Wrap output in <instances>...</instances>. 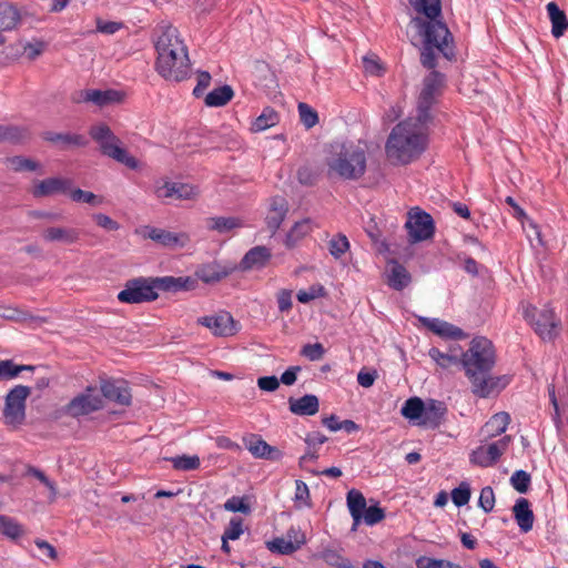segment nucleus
<instances>
[{
  "instance_id": "48",
  "label": "nucleus",
  "mask_w": 568,
  "mask_h": 568,
  "mask_svg": "<svg viewBox=\"0 0 568 568\" xmlns=\"http://www.w3.org/2000/svg\"><path fill=\"white\" fill-rule=\"evenodd\" d=\"M417 568H463L459 564L446 559L422 556L416 560Z\"/></svg>"
},
{
  "instance_id": "33",
  "label": "nucleus",
  "mask_w": 568,
  "mask_h": 568,
  "mask_svg": "<svg viewBox=\"0 0 568 568\" xmlns=\"http://www.w3.org/2000/svg\"><path fill=\"white\" fill-rule=\"evenodd\" d=\"M510 416L506 412H500L493 415L483 427V433L486 437H494L503 434L509 425Z\"/></svg>"
},
{
  "instance_id": "24",
  "label": "nucleus",
  "mask_w": 568,
  "mask_h": 568,
  "mask_svg": "<svg viewBox=\"0 0 568 568\" xmlns=\"http://www.w3.org/2000/svg\"><path fill=\"white\" fill-rule=\"evenodd\" d=\"M290 410L298 416H313L318 412L320 403L317 396L306 394L300 398L288 399Z\"/></svg>"
},
{
  "instance_id": "12",
  "label": "nucleus",
  "mask_w": 568,
  "mask_h": 568,
  "mask_svg": "<svg viewBox=\"0 0 568 568\" xmlns=\"http://www.w3.org/2000/svg\"><path fill=\"white\" fill-rule=\"evenodd\" d=\"M102 404V398L97 393V389L88 387L84 393L75 396L69 403L67 410L71 416L78 417L100 409Z\"/></svg>"
},
{
  "instance_id": "9",
  "label": "nucleus",
  "mask_w": 568,
  "mask_h": 568,
  "mask_svg": "<svg viewBox=\"0 0 568 568\" xmlns=\"http://www.w3.org/2000/svg\"><path fill=\"white\" fill-rule=\"evenodd\" d=\"M525 318L544 341H551L558 335L560 321L551 308L538 311L536 307H528L525 311Z\"/></svg>"
},
{
  "instance_id": "39",
  "label": "nucleus",
  "mask_w": 568,
  "mask_h": 568,
  "mask_svg": "<svg viewBox=\"0 0 568 568\" xmlns=\"http://www.w3.org/2000/svg\"><path fill=\"white\" fill-rule=\"evenodd\" d=\"M424 406L425 402L422 398L410 397L404 403L400 413L405 418L417 423L420 420Z\"/></svg>"
},
{
  "instance_id": "59",
  "label": "nucleus",
  "mask_w": 568,
  "mask_h": 568,
  "mask_svg": "<svg viewBox=\"0 0 568 568\" xmlns=\"http://www.w3.org/2000/svg\"><path fill=\"white\" fill-rule=\"evenodd\" d=\"M243 534V524L242 519L235 517L232 518L229 523V526L225 528L223 532V537L229 540H237Z\"/></svg>"
},
{
  "instance_id": "40",
  "label": "nucleus",
  "mask_w": 568,
  "mask_h": 568,
  "mask_svg": "<svg viewBox=\"0 0 568 568\" xmlns=\"http://www.w3.org/2000/svg\"><path fill=\"white\" fill-rule=\"evenodd\" d=\"M32 365H17L12 359L0 361V381L16 378L23 371H33Z\"/></svg>"
},
{
  "instance_id": "55",
  "label": "nucleus",
  "mask_w": 568,
  "mask_h": 568,
  "mask_svg": "<svg viewBox=\"0 0 568 568\" xmlns=\"http://www.w3.org/2000/svg\"><path fill=\"white\" fill-rule=\"evenodd\" d=\"M298 113H300L301 122L307 129L313 128L318 121L316 111L306 103L301 102L298 104Z\"/></svg>"
},
{
  "instance_id": "43",
  "label": "nucleus",
  "mask_w": 568,
  "mask_h": 568,
  "mask_svg": "<svg viewBox=\"0 0 568 568\" xmlns=\"http://www.w3.org/2000/svg\"><path fill=\"white\" fill-rule=\"evenodd\" d=\"M7 166L14 172L37 171L40 169V163L21 155L8 158L6 160Z\"/></svg>"
},
{
  "instance_id": "63",
  "label": "nucleus",
  "mask_w": 568,
  "mask_h": 568,
  "mask_svg": "<svg viewBox=\"0 0 568 568\" xmlns=\"http://www.w3.org/2000/svg\"><path fill=\"white\" fill-rule=\"evenodd\" d=\"M92 219L100 227L106 231H116L120 229V224L116 221L103 213H95L92 215Z\"/></svg>"
},
{
  "instance_id": "8",
  "label": "nucleus",
  "mask_w": 568,
  "mask_h": 568,
  "mask_svg": "<svg viewBox=\"0 0 568 568\" xmlns=\"http://www.w3.org/2000/svg\"><path fill=\"white\" fill-rule=\"evenodd\" d=\"M31 388L24 385L12 387L4 398L3 418L7 425L19 426L26 419V402Z\"/></svg>"
},
{
  "instance_id": "11",
  "label": "nucleus",
  "mask_w": 568,
  "mask_h": 568,
  "mask_svg": "<svg viewBox=\"0 0 568 568\" xmlns=\"http://www.w3.org/2000/svg\"><path fill=\"white\" fill-rule=\"evenodd\" d=\"M405 226L413 243L430 239L435 231L432 216L418 207L408 213Z\"/></svg>"
},
{
  "instance_id": "57",
  "label": "nucleus",
  "mask_w": 568,
  "mask_h": 568,
  "mask_svg": "<svg viewBox=\"0 0 568 568\" xmlns=\"http://www.w3.org/2000/svg\"><path fill=\"white\" fill-rule=\"evenodd\" d=\"M324 354L325 348L321 343L306 344L301 349V355L312 362L322 359Z\"/></svg>"
},
{
  "instance_id": "6",
  "label": "nucleus",
  "mask_w": 568,
  "mask_h": 568,
  "mask_svg": "<svg viewBox=\"0 0 568 568\" xmlns=\"http://www.w3.org/2000/svg\"><path fill=\"white\" fill-rule=\"evenodd\" d=\"M89 134L99 144L100 151L103 155L111 158L131 170H136L139 168V161L122 148L121 140L106 124L99 123L92 125Z\"/></svg>"
},
{
  "instance_id": "14",
  "label": "nucleus",
  "mask_w": 568,
  "mask_h": 568,
  "mask_svg": "<svg viewBox=\"0 0 568 568\" xmlns=\"http://www.w3.org/2000/svg\"><path fill=\"white\" fill-rule=\"evenodd\" d=\"M101 393L104 398L118 405L128 406L131 404V392L123 379H109L101 383Z\"/></svg>"
},
{
  "instance_id": "18",
  "label": "nucleus",
  "mask_w": 568,
  "mask_h": 568,
  "mask_svg": "<svg viewBox=\"0 0 568 568\" xmlns=\"http://www.w3.org/2000/svg\"><path fill=\"white\" fill-rule=\"evenodd\" d=\"M446 412L447 407L444 402L428 399L425 402L420 420L416 425L435 429L442 424Z\"/></svg>"
},
{
  "instance_id": "50",
  "label": "nucleus",
  "mask_w": 568,
  "mask_h": 568,
  "mask_svg": "<svg viewBox=\"0 0 568 568\" xmlns=\"http://www.w3.org/2000/svg\"><path fill=\"white\" fill-rule=\"evenodd\" d=\"M531 481L530 475L525 470H516L510 477V484L515 490L520 494H526L529 489Z\"/></svg>"
},
{
  "instance_id": "51",
  "label": "nucleus",
  "mask_w": 568,
  "mask_h": 568,
  "mask_svg": "<svg viewBox=\"0 0 568 568\" xmlns=\"http://www.w3.org/2000/svg\"><path fill=\"white\" fill-rule=\"evenodd\" d=\"M266 547L271 552L280 555H292L296 551L292 542L287 541L284 537H277L271 541H267Z\"/></svg>"
},
{
  "instance_id": "60",
  "label": "nucleus",
  "mask_w": 568,
  "mask_h": 568,
  "mask_svg": "<svg viewBox=\"0 0 568 568\" xmlns=\"http://www.w3.org/2000/svg\"><path fill=\"white\" fill-rule=\"evenodd\" d=\"M212 77L207 71H199L197 72V79H196V85L193 89V95L195 98L203 97L204 92L211 84Z\"/></svg>"
},
{
  "instance_id": "42",
  "label": "nucleus",
  "mask_w": 568,
  "mask_h": 568,
  "mask_svg": "<svg viewBox=\"0 0 568 568\" xmlns=\"http://www.w3.org/2000/svg\"><path fill=\"white\" fill-rule=\"evenodd\" d=\"M278 122V114L271 108H265L261 115H258L252 124V130L255 132L265 131Z\"/></svg>"
},
{
  "instance_id": "5",
  "label": "nucleus",
  "mask_w": 568,
  "mask_h": 568,
  "mask_svg": "<svg viewBox=\"0 0 568 568\" xmlns=\"http://www.w3.org/2000/svg\"><path fill=\"white\" fill-rule=\"evenodd\" d=\"M413 22L424 36V44L420 52L423 67L432 71L435 69L436 52H439L446 59L454 57L453 37L444 22L426 21L422 18H415Z\"/></svg>"
},
{
  "instance_id": "4",
  "label": "nucleus",
  "mask_w": 568,
  "mask_h": 568,
  "mask_svg": "<svg viewBox=\"0 0 568 568\" xmlns=\"http://www.w3.org/2000/svg\"><path fill=\"white\" fill-rule=\"evenodd\" d=\"M328 178L345 181L362 179L367 170V153L364 146L353 142L331 144L325 159Z\"/></svg>"
},
{
  "instance_id": "16",
  "label": "nucleus",
  "mask_w": 568,
  "mask_h": 568,
  "mask_svg": "<svg viewBox=\"0 0 568 568\" xmlns=\"http://www.w3.org/2000/svg\"><path fill=\"white\" fill-rule=\"evenodd\" d=\"M72 180L65 178H49L34 184L32 195L37 199L67 194L71 191Z\"/></svg>"
},
{
  "instance_id": "17",
  "label": "nucleus",
  "mask_w": 568,
  "mask_h": 568,
  "mask_svg": "<svg viewBox=\"0 0 568 568\" xmlns=\"http://www.w3.org/2000/svg\"><path fill=\"white\" fill-rule=\"evenodd\" d=\"M419 322L424 327L443 338L463 339L466 337L462 328L440 318L419 317Z\"/></svg>"
},
{
  "instance_id": "36",
  "label": "nucleus",
  "mask_w": 568,
  "mask_h": 568,
  "mask_svg": "<svg viewBox=\"0 0 568 568\" xmlns=\"http://www.w3.org/2000/svg\"><path fill=\"white\" fill-rule=\"evenodd\" d=\"M409 282L410 274L408 271L403 265L395 262L388 275V285L396 291H402Z\"/></svg>"
},
{
  "instance_id": "19",
  "label": "nucleus",
  "mask_w": 568,
  "mask_h": 568,
  "mask_svg": "<svg viewBox=\"0 0 568 568\" xmlns=\"http://www.w3.org/2000/svg\"><path fill=\"white\" fill-rule=\"evenodd\" d=\"M44 242L71 245L80 240V231L74 227L49 226L41 233Z\"/></svg>"
},
{
  "instance_id": "7",
  "label": "nucleus",
  "mask_w": 568,
  "mask_h": 568,
  "mask_svg": "<svg viewBox=\"0 0 568 568\" xmlns=\"http://www.w3.org/2000/svg\"><path fill=\"white\" fill-rule=\"evenodd\" d=\"M445 77L443 73L433 70L423 81V88L417 102L416 113L424 120H432L430 110L436 103L444 88Z\"/></svg>"
},
{
  "instance_id": "1",
  "label": "nucleus",
  "mask_w": 568,
  "mask_h": 568,
  "mask_svg": "<svg viewBox=\"0 0 568 568\" xmlns=\"http://www.w3.org/2000/svg\"><path fill=\"white\" fill-rule=\"evenodd\" d=\"M153 43L158 54V73L169 81L181 82L187 79L190 59L178 29L166 22L159 23L153 31Z\"/></svg>"
},
{
  "instance_id": "52",
  "label": "nucleus",
  "mask_w": 568,
  "mask_h": 568,
  "mask_svg": "<svg viewBox=\"0 0 568 568\" xmlns=\"http://www.w3.org/2000/svg\"><path fill=\"white\" fill-rule=\"evenodd\" d=\"M471 490L467 481H462L452 490V500L457 507L465 506L470 499Z\"/></svg>"
},
{
  "instance_id": "46",
  "label": "nucleus",
  "mask_w": 568,
  "mask_h": 568,
  "mask_svg": "<svg viewBox=\"0 0 568 568\" xmlns=\"http://www.w3.org/2000/svg\"><path fill=\"white\" fill-rule=\"evenodd\" d=\"M224 509L231 513H241L244 515H248L252 511L251 505L248 504L247 496H232L229 498L224 505Z\"/></svg>"
},
{
  "instance_id": "41",
  "label": "nucleus",
  "mask_w": 568,
  "mask_h": 568,
  "mask_svg": "<svg viewBox=\"0 0 568 568\" xmlns=\"http://www.w3.org/2000/svg\"><path fill=\"white\" fill-rule=\"evenodd\" d=\"M176 470L190 471L200 468L201 460L197 455H181L168 458Z\"/></svg>"
},
{
  "instance_id": "64",
  "label": "nucleus",
  "mask_w": 568,
  "mask_h": 568,
  "mask_svg": "<svg viewBox=\"0 0 568 568\" xmlns=\"http://www.w3.org/2000/svg\"><path fill=\"white\" fill-rule=\"evenodd\" d=\"M292 292L288 290H281L277 293V305L282 313H287L292 308Z\"/></svg>"
},
{
  "instance_id": "54",
  "label": "nucleus",
  "mask_w": 568,
  "mask_h": 568,
  "mask_svg": "<svg viewBox=\"0 0 568 568\" xmlns=\"http://www.w3.org/2000/svg\"><path fill=\"white\" fill-rule=\"evenodd\" d=\"M69 193L70 197L74 202H84L94 206H98L102 203V199H100L98 195L89 191H83L81 189H71Z\"/></svg>"
},
{
  "instance_id": "2",
  "label": "nucleus",
  "mask_w": 568,
  "mask_h": 568,
  "mask_svg": "<svg viewBox=\"0 0 568 568\" xmlns=\"http://www.w3.org/2000/svg\"><path fill=\"white\" fill-rule=\"evenodd\" d=\"M495 362L493 343L483 336L474 337L469 348L463 353L460 365L475 395L485 398L498 388L501 378L491 375Z\"/></svg>"
},
{
  "instance_id": "32",
  "label": "nucleus",
  "mask_w": 568,
  "mask_h": 568,
  "mask_svg": "<svg viewBox=\"0 0 568 568\" xmlns=\"http://www.w3.org/2000/svg\"><path fill=\"white\" fill-rule=\"evenodd\" d=\"M409 3L417 13L424 14L427 21H438L437 18L442 16L440 0H409Z\"/></svg>"
},
{
  "instance_id": "27",
  "label": "nucleus",
  "mask_w": 568,
  "mask_h": 568,
  "mask_svg": "<svg viewBox=\"0 0 568 568\" xmlns=\"http://www.w3.org/2000/svg\"><path fill=\"white\" fill-rule=\"evenodd\" d=\"M206 230L219 234H227L242 226V221L235 216H210L204 220Z\"/></svg>"
},
{
  "instance_id": "61",
  "label": "nucleus",
  "mask_w": 568,
  "mask_h": 568,
  "mask_svg": "<svg viewBox=\"0 0 568 568\" xmlns=\"http://www.w3.org/2000/svg\"><path fill=\"white\" fill-rule=\"evenodd\" d=\"M284 538L292 542L293 547H295V550H298L303 545L306 544L305 534L300 528L294 526L290 527Z\"/></svg>"
},
{
  "instance_id": "25",
  "label": "nucleus",
  "mask_w": 568,
  "mask_h": 568,
  "mask_svg": "<svg viewBox=\"0 0 568 568\" xmlns=\"http://www.w3.org/2000/svg\"><path fill=\"white\" fill-rule=\"evenodd\" d=\"M233 271L232 267L223 266L217 262L203 264L195 271V275L204 283H215L226 277Z\"/></svg>"
},
{
  "instance_id": "30",
  "label": "nucleus",
  "mask_w": 568,
  "mask_h": 568,
  "mask_svg": "<svg viewBox=\"0 0 568 568\" xmlns=\"http://www.w3.org/2000/svg\"><path fill=\"white\" fill-rule=\"evenodd\" d=\"M287 213V203L282 197H275L272 200L270 211L266 215V224L272 233L281 226L285 215Z\"/></svg>"
},
{
  "instance_id": "62",
  "label": "nucleus",
  "mask_w": 568,
  "mask_h": 568,
  "mask_svg": "<svg viewBox=\"0 0 568 568\" xmlns=\"http://www.w3.org/2000/svg\"><path fill=\"white\" fill-rule=\"evenodd\" d=\"M295 501L303 506H310V489L307 485L303 480L297 479L295 480Z\"/></svg>"
},
{
  "instance_id": "47",
  "label": "nucleus",
  "mask_w": 568,
  "mask_h": 568,
  "mask_svg": "<svg viewBox=\"0 0 568 568\" xmlns=\"http://www.w3.org/2000/svg\"><path fill=\"white\" fill-rule=\"evenodd\" d=\"M428 355L434 362H436L437 365L443 368H448L453 365H460V358H458L456 355L444 353L437 347H432L428 351Z\"/></svg>"
},
{
  "instance_id": "58",
  "label": "nucleus",
  "mask_w": 568,
  "mask_h": 568,
  "mask_svg": "<svg viewBox=\"0 0 568 568\" xmlns=\"http://www.w3.org/2000/svg\"><path fill=\"white\" fill-rule=\"evenodd\" d=\"M385 517L384 510L378 506L366 507L362 520L368 526H374Z\"/></svg>"
},
{
  "instance_id": "31",
  "label": "nucleus",
  "mask_w": 568,
  "mask_h": 568,
  "mask_svg": "<svg viewBox=\"0 0 568 568\" xmlns=\"http://www.w3.org/2000/svg\"><path fill=\"white\" fill-rule=\"evenodd\" d=\"M43 139L51 143L61 144L64 148L85 146L88 144V140L84 135L74 133L45 132Z\"/></svg>"
},
{
  "instance_id": "10",
  "label": "nucleus",
  "mask_w": 568,
  "mask_h": 568,
  "mask_svg": "<svg viewBox=\"0 0 568 568\" xmlns=\"http://www.w3.org/2000/svg\"><path fill=\"white\" fill-rule=\"evenodd\" d=\"M158 296L150 278L138 277L124 284V288L118 294V300L125 304H141L155 301Z\"/></svg>"
},
{
  "instance_id": "3",
  "label": "nucleus",
  "mask_w": 568,
  "mask_h": 568,
  "mask_svg": "<svg viewBox=\"0 0 568 568\" xmlns=\"http://www.w3.org/2000/svg\"><path fill=\"white\" fill-rule=\"evenodd\" d=\"M419 114L395 125L386 142L387 156L397 163L406 164L419 156L427 145V125Z\"/></svg>"
},
{
  "instance_id": "21",
  "label": "nucleus",
  "mask_w": 568,
  "mask_h": 568,
  "mask_svg": "<svg viewBox=\"0 0 568 568\" xmlns=\"http://www.w3.org/2000/svg\"><path fill=\"white\" fill-rule=\"evenodd\" d=\"M78 102H91L98 106H105L113 102H119L121 100L120 92L115 90H95L89 89L83 90L79 93Z\"/></svg>"
},
{
  "instance_id": "38",
  "label": "nucleus",
  "mask_w": 568,
  "mask_h": 568,
  "mask_svg": "<svg viewBox=\"0 0 568 568\" xmlns=\"http://www.w3.org/2000/svg\"><path fill=\"white\" fill-rule=\"evenodd\" d=\"M243 443L245 448L255 457V458H266V452L270 450V445L262 439L261 436L251 434L248 436L243 437Z\"/></svg>"
},
{
  "instance_id": "49",
  "label": "nucleus",
  "mask_w": 568,
  "mask_h": 568,
  "mask_svg": "<svg viewBox=\"0 0 568 568\" xmlns=\"http://www.w3.org/2000/svg\"><path fill=\"white\" fill-rule=\"evenodd\" d=\"M0 532L14 539L23 534V529L13 518L0 515Z\"/></svg>"
},
{
  "instance_id": "20",
  "label": "nucleus",
  "mask_w": 568,
  "mask_h": 568,
  "mask_svg": "<svg viewBox=\"0 0 568 568\" xmlns=\"http://www.w3.org/2000/svg\"><path fill=\"white\" fill-rule=\"evenodd\" d=\"M136 233L143 239H150L163 246L173 247L179 244H183V242L180 241V236L178 234L154 226H142L141 229L136 230Z\"/></svg>"
},
{
  "instance_id": "37",
  "label": "nucleus",
  "mask_w": 568,
  "mask_h": 568,
  "mask_svg": "<svg viewBox=\"0 0 568 568\" xmlns=\"http://www.w3.org/2000/svg\"><path fill=\"white\" fill-rule=\"evenodd\" d=\"M29 138V131L23 126L0 124V142L19 143Z\"/></svg>"
},
{
  "instance_id": "53",
  "label": "nucleus",
  "mask_w": 568,
  "mask_h": 568,
  "mask_svg": "<svg viewBox=\"0 0 568 568\" xmlns=\"http://www.w3.org/2000/svg\"><path fill=\"white\" fill-rule=\"evenodd\" d=\"M326 291L322 284H313L307 290H302L296 297L300 303L306 304L315 298L325 296Z\"/></svg>"
},
{
  "instance_id": "28",
  "label": "nucleus",
  "mask_w": 568,
  "mask_h": 568,
  "mask_svg": "<svg viewBox=\"0 0 568 568\" xmlns=\"http://www.w3.org/2000/svg\"><path fill=\"white\" fill-rule=\"evenodd\" d=\"M346 503L349 510V514L353 518V530L357 528V526L362 521L363 513L366 509V499L364 495L357 489H351L346 496Z\"/></svg>"
},
{
  "instance_id": "22",
  "label": "nucleus",
  "mask_w": 568,
  "mask_h": 568,
  "mask_svg": "<svg viewBox=\"0 0 568 568\" xmlns=\"http://www.w3.org/2000/svg\"><path fill=\"white\" fill-rule=\"evenodd\" d=\"M272 253L266 246L260 245L248 250L243 256L240 267L243 271L262 268L271 260Z\"/></svg>"
},
{
  "instance_id": "56",
  "label": "nucleus",
  "mask_w": 568,
  "mask_h": 568,
  "mask_svg": "<svg viewBox=\"0 0 568 568\" xmlns=\"http://www.w3.org/2000/svg\"><path fill=\"white\" fill-rule=\"evenodd\" d=\"M478 506L484 513L489 514L495 507V493L490 486H486L480 490Z\"/></svg>"
},
{
  "instance_id": "34",
  "label": "nucleus",
  "mask_w": 568,
  "mask_h": 568,
  "mask_svg": "<svg viewBox=\"0 0 568 568\" xmlns=\"http://www.w3.org/2000/svg\"><path fill=\"white\" fill-rule=\"evenodd\" d=\"M233 95V89L225 84L209 92L204 98V103L211 108L223 106L232 100Z\"/></svg>"
},
{
  "instance_id": "26",
  "label": "nucleus",
  "mask_w": 568,
  "mask_h": 568,
  "mask_svg": "<svg viewBox=\"0 0 568 568\" xmlns=\"http://www.w3.org/2000/svg\"><path fill=\"white\" fill-rule=\"evenodd\" d=\"M152 285L154 286V291L158 292L166 291V292H176L181 290H190L193 287L194 281L191 277H173V276H164V277H155L150 278Z\"/></svg>"
},
{
  "instance_id": "29",
  "label": "nucleus",
  "mask_w": 568,
  "mask_h": 568,
  "mask_svg": "<svg viewBox=\"0 0 568 568\" xmlns=\"http://www.w3.org/2000/svg\"><path fill=\"white\" fill-rule=\"evenodd\" d=\"M548 17L551 22V34L555 38H560L568 29V19L566 13L555 2H549L546 6Z\"/></svg>"
},
{
  "instance_id": "45",
  "label": "nucleus",
  "mask_w": 568,
  "mask_h": 568,
  "mask_svg": "<svg viewBox=\"0 0 568 568\" xmlns=\"http://www.w3.org/2000/svg\"><path fill=\"white\" fill-rule=\"evenodd\" d=\"M349 250L348 239L339 233L328 241V251L334 258H341Z\"/></svg>"
},
{
  "instance_id": "13",
  "label": "nucleus",
  "mask_w": 568,
  "mask_h": 568,
  "mask_svg": "<svg viewBox=\"0 0 568 568\" xmlns=\"http://www.w3.org/2000/svg\"><path fill=\"white\" fill-rule=\"evenodd\" d=\"M199 324L207 327L216 336H231L235 334L236 327L232 315L227 312H220L214 315L203 316L197 320Z\"/></svg>"
},
{
  "instance_id": "15",
  "label": "nucleus",
  "mask_w": 568,
  "mask_h": 568,
  "mask_svg": "<svg viewBox=\"0 0 568 568\" xmlns=\"http://www.w3.org/2000/svg\"><path fill=\"white\" fill-rule=\"evenodd\" d=\"M155 194L159 199L194 200L199 191L195 186L180 182H165L156 186Z\"/></svg>"
},
{
  "instance_id": "23",
  "label": "nucleus",
  "mask_w": 568,
  "mask_h": 568,
  "mask_svg": "<svg viewBox=\"0 0 568 568\" xmlns=\"http://www.w3.org/2000/svg\"><path fill=\"white\" fill-rule=\"evenodd\" d=\"M513 513L521 532H528L532 529L535 516L528 499L518 498L513 507Z\"/></svg>"
},
{
  "instance_id": "44",
  "label": "nucleus",
  "mask_w": 568,
  "mask_h": 568,
  "mask_svg": "<svg viewBox=\"0 0 568 568\" xmlns=\"http://www.w3.org/2000/svg\"><path fill=\"white\" fill-rule=\"evenodd\" d=\"M510 442H511V437L506 435V436L501 437L500 439H498L497 442H494V443L485 446L486 455L488 456V458L493 465L506 452Z\"/></svg>"
},
{
  "instance_id": "35",
  "label": "nucleus",
  "mask_w": 568,
  "mask_h": 568,
  "mask_svg": "<svg viewBox=\"0 0 568 568\" xmlns=\"http://www.w3.org/2000/svg\"><path fill=\"white\" fill-rule=\"evenodd\" d=\"M18 10L9 3H0V31L12 30L19 21ZM3 39L0 37V43Z\"/></svg>"
}]
</instances>
